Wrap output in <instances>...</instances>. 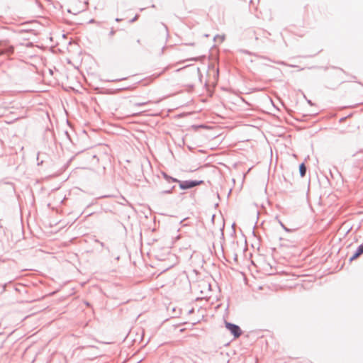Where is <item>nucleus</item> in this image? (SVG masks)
I'll use <instances>...</instances> for the list:
<instances>
[{"label":"nucleus","mask_w":363,"mask_h":363,"mask_svg":"<svg viewBox=\"0 0 363 363\" xmlns=\"http://www.w3.org/2000/svg\"><path fill=\"white\" fill-rule=\"evenodd\" d=\"M225 325L235 338L241 335L242 331L239 326L228 322H225Z\"/></svg>","instance_id":"f257e3e1"},{"label":"nucleus","mask_w":363,"mask_h":363,"mask_svg":"<svg viewBox=\"0 0 363 363\" xmlns=\"http://www.w3.org/2000/svg\"><path fill=\"white\" fill-rule=\"evenodd\" d=\"M201 183H202L201 181H200V182L186 181V182H184L182 184H181L180 186L182 189H189V188H192L195 186H197Z\"/></svg>","instance_id":"f03ea898"},{"label":"nucleus","mask_w":363,"mask_h":363,"mask_svg":"<svg viewBox=\"0 0 363 363\" xmlns=\"http://www.w3.org/2000/svg\"><path fill=\"white\" fill-rule=\"evenodd\" d=\"M14 48L13 46H6L4 48H0V55H10L13 53Z\"/></svg>","instance_id":"7ed1b4c3"},{"label":"nucleus","mask_w":363,"mask_h":363,"mask_svg":"<svg viewBox=\"0 0 363 363\" xmlns=\"http://www.w3.org/2000/svg\"><path fill=\"white\" fill-rule=\"evenodd\" d=\"M299 171H300L301 176V177H304L305 174H306V167H305L304 164H301L300 165Z\"/></svg>","instance_id":"20e7f679"},{"label":"nucleus","mask_w":363,"mask_h":363,"mask_svg":"<svg viewBox=\"0 0 363 363\" xmlns=\"http://www.w3.org/2000/svg\"><path fill=\"white\" fill-rule=\"evenodd\" d=\"M362 254L358 250H357V252L354 254V255L350 259V261L352 262L353 260L358 258Z\"/></svg>","instance_id":"39448f33"},{"label":"nucleus","mask_w":363,"mask_h":363,"mask_svg":"<svg viewBox=\"0 0 363 363\" xmlns=\"http://www.w3.org/2000/svg\"><path fill=\"white\" fill-rule=\"evenodd\" d=\"M115 33H116V30L113 28H111L108 33V38H113V35H115Z\"/></svg>","instance_id":"423d86ee"},{"label":"nucleus","mask_w":363,"mask_h":363,"mask_svg":"<svg viewBox=\"0 0 363 363\" xmlns=\"http://www.w3.org/2000/svg\"><path fill=\"white\" fill-rule=\"evenodd\" d=\"M139 45H140V40L138 39L135 40V42H133L132 47L136 48Z\"/></svg>","instance_id":"0eeeda50"},{"label":"nucleus","mask_w":363,"mask_h":363,"mask_svg":"<svg viewBox=\"0 0 363 363\" xmlns=\"http://www.w3.org/2000/svg\"><path fill=\"white\" fill-rule=\"evenodd\" d=\"M87 3L86 1L84 2V4L77 10L79 12L80 10H84L86 6Z\"/></svg>","instance_id":"6e6552de"},{"label":"nucleus","mask_w":363,"mask_h":363,"mask_svg":"<svg viewBox=\"0 0 363 363\" xmlns=\"http://www.w3.org/2000/svg\"><path fill=\"white\" fill-rule=\"evenodd\" d=\"M357 250H358L361 254H363V244H362V245H361L358 247Z\"/></svg>","instance_id":"1a4fd4ad"},{"label":"nucleus","mask_w":363,"mask_h":363,"mask_svg":"<svg viewBox=\"0 0 363 363\" xmlns=\"http://www.w3.org/2000/svg\"><path fill=\"white\" fill-rule=\"evenodd\" d=\"M357 250H358L361 254H363V244H362V245H361L358 247Z\"/></svg>","instance_id":"9d476101"},{"label":"nucleus","mask_w":363,"mask_h":363,"mask_svg":"<svg viewBox=\"0 0 363 363\" xmlns=\"http://www.w3.org/2000/svg\"><path fill=\"white\" fill-rule=\"evenodd\" d=\"M72 4L74 6L76 4V2L73 1Z\"/></svg>","instance_id":"9b49d317"}]
</instances>
